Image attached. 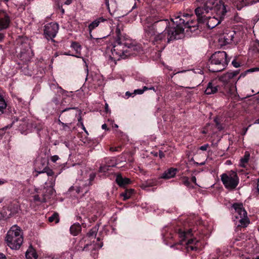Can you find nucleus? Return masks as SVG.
<instances>
[{
    "label": "nucleus",
    "instance_id": "f257e3e1",
    "mask_svg": "<svg viewBox=\"0 0 259 259\" xmlns=\"http://www.w3.org/2000/svg\"><path fill=\"white\" fill-rule=\"evenodd\" d=\"M227 6L220 0H207L195 10L198 21L212 29L220 24L227 13Z\"/></svg>",
    "mask_w": 259,
    "mask_h": 259
},
{
    "label": "nucleus",
    "instance_id": "f03ea898",
    "mask_svg": "<svg viewBox=\"0 0 259 259\" xmlns=\"http://www.w3.org/2000/svg\"><path fill=\"white\" fill-rule=\"evenodd\" d=\"M116 38L111 50V55L109 56L108 63L111 66L116 64V61L125 59L131 55V51L135 50V46L132 45L131 40L121 35L118 28L116 29Z\"/></svg>",
    "mask_w": 259,
    "mask_h": 259
},
{
    "label": "nucleus",
    "instance_id": "7ed1b4c3",
    "mask_svg": "<svg viewBox=\"0 0 259 259\" xmlns=\"http://www.w3.org/2000/svg\"><path fill=\"white\" fill-rule=\"evenodd\" d=\"M191 16L188 14H179V39L182 37H190L192 35L198 33V21L190 20Z\"/></svg>",
    "mask_w": 259,
    "mask_h": 259
},
{
    "label": "nucleus",
    "instance_id": "20e7f679",
    "mask_svg": "<svg viewBox=\"0 0 259 259\" xmlns=\"http://www.w3.org/2000/svg\"><path fill=\"white\" fill-rule=\"evenodd\" d=\"M230 61V58L228 57L226 52H216L209 58L208 69L212 72L222 71L226 68Z\"/></svg>",
    "mask_w": 259,
    "mask_h": 259
},
{
    "label": "nucleus",
    "instance_id": "39448f33",
    "mask_svg": "<svg viewBox=\"0 0 259 259\" xmlns=\"http://www.w3.org/2000/svg\"><path fill=\"white\" fill-rule=\"evenodd\" d=\"M158 31L166 32L167 34V42H170L176 39L178 34V21L175 22L172 19L169 22L167 20H161L154 23Z\"/></svg>",
    "mask_w": 259,
    "mask_h": 259
},
{
    "label": "nucleus",
    "instance_id": "423d86ee",
    "mask_svg": "<svg viewBox=\"0 0 259 259\" xmlns=\"http://www.w3.org/2000/svg\"><path fill=\"white\" fill-rule=\"evenodd\" d=\"M5 241L7 245L11 249H19L23 241V234L21 228L16 225L13 226L7 233Z\"/></svg>",
    "mask_w": 259,
    "mask_h": 259
},
{
    "label": "nucleus",
    "instance_id": "0eeeda50",
    "mask_svg": "<svg viewBox=\"0 0 259 259\" xmlns=\"http://www.w3.org/2000/svg\"><path fill=\"white\" fill-rule=\"evenodd\" d=\"M192 237V229L182 231L179 229V244H184L187 251L198 249L199 242Z\"/></svg>",
    "mask_w": 259,
    "mask_h": 259
},
{
    "label": "nucleus",
    "instance_id": "6e6552de",
    "mask_svg": "<svg viewBox=\"0 0 259 259\" xmlns=\"http://www.w3.org/2000/svg\"><path fill=\"white\" fill-rule=\"evenodd\" d=\"M221 180L225 187L230 190L236 189L239 183V179L237 173L230 170L221 175Z\"/></svg>",
    "mask_w": 259,
    "mask_h": 259
},
{
    "label": "nucleus",
    "instance_id": "1a4fd4ad",
    "mask_svg": "<svg viewBox=\"0 0 259 259\" xmlns=\"http://www.w3.org/2000/svg\"><path fill=\"white\" fill-rule=\"evenodd\" d=\"M232 207L238 215L236 217V219H239L237 227H246L250 223V221L247 218V212L243 207V204L242 203H234L232 204Z\"/></svg>",
    "mask_w": 259,
    "mask_h": 259
},
{
    "label": "nucleus",
    "instance_id": "9d476101",
    "mask_svg": "<svg viewBox=\"0 0 259 259\" xmlns=\"http://www.w3.org/2000/svg\"><path fill=\"white\" fill-rule=\"evenodd\" d=\"M59 29V26L57 23L51 22L46 24L44 27V33L45 37L48 39H51L55 41L54 38L55 37Z\"/></svg>",
    "mask_w": 259,
    "mask_h": 259
},
{
    "label": "nucleus",
    "instance_id": "9b49d317",
    "mask_svg": "<svg viewBox=\"0 0 259 259\" xmlns=\"http://www.w3.org/2000/svg\"><path fill=\"white\" fill-rule=\"evenodd\" d=\"M239 73L238 70H236L232 72H228L226 74H224L219 77V79L220 81L222 82L224 85H227L229 84H233V82H235L234 84H236L237 81L242 76H244L245 74L243 75L241 74L239 77L238 78L237 80H235L234 78Z\"/></svg>",
    "mask_w": 259,
    "mask_h": 259
},
{
    "label": "nucleus",
    "instance_id": "f8f14e48",
    "mask_svg": "<svg viewBox=\"0 0 259 259\" xmlns=\"http://www.w3.org/2000/svg\"><path fill=\"white\" fill-rule=\"evenodd\" d=\"M236 31L232 29H228L225 30L223 34L220 36L219 41L222 45H226L231 44L234 41Z\"/></svg>",
    "mask_w": 259,
    "mask_h": 259
},
{
    "label": "nucleus",
    "instance_id": "ddd939ff",
    "mask_svg": "<svg viewBox=\"0 0 259 259\" xmlns=\"http://www.w3.org/2000/svg\"><path fill=\"white\" fill-rule=\"evenodd\" d=\"M224 90L226 93V96L233 100H236L239 95L237 92L236 84H229L224 86Z\"/></svg>",
    "mask_w": 259,
    "mask_h": 259
},
{
    "label": "nucleus",
    "instance_id": "4468645a",
    "mask_svg": "<svg viewBox=\"0 0 259 259\" xmlns=\"http://www.w3.org/2000/svg\"><path fill=\"white\" fill-rule=\"evenodd\" d=\"M144 30L146 33V35L147 37H151L152 36H155L156 35V33H159L158 30L155 27V24H149L148 23L144 24Z\"/></svg>",
    "mask_w": 259,
    "mask_h": 259
},
{
    "label": "nucleus",
    "instance_id": "2eb2a0df",
    "mask_svg": "<svg viewBox=\"0 0 259 259\" xmlns=\"http://www.w3.org/2000/svg\"><path fill=\"white\" fill-rule=\"evenodd\" d=\"M158 34L155 35L154 37L153 41L157 43L162 42L164 47L166 45L167 42V34L166 32H159Z\"/></svg>",
    "mask_w": 259,
    "mask_h": 259
},
{
    "label": "nucleus",
    "instance_id": "dca6fc26",
    "mask_svg": "<svg viewBox=\"0 0 259 259\" xmlns=\"http://www.w3.org/2000/svg\"><path fill=\"white\" fill-rule=\"evenodd\" d=\"M178 170L176 168L171 167L165 170L159 177L160 179H169L174 177Z\"/></svg>",
    "mask_w": 259,
    "mask_h": 259
},
{
    "label": "nucleus",
    "instance_id": "f3484780",
    "mask_svg": "<svg viewBox=\"0 0 259 259\" xmlns=\"http://www.w3.org/2000/svg\"><path fill=\"white\" fill-rule=\"evenodd\" d=\"M10 21V18L7 14H5L4 17L0 18V31L8 28Z\"/></svg>",
    "mask_w": 259,
    "mask_h": 259
},
{
    "label": "nucleus",
    "instance_id": "a211bd4d",
    "mask_svg": "<svg viewBox=\"0 0 259 259\" xmlns=\"http://www.w3.org/2000/svg\"><path fill=\"white\" fill-rule=\"evenodd\" d=\"M218 85L214 84L212 82H209L205 90V94L206 95L213 94L218 92Z\"/></svg>",
    "mask_w": 259,
    "mask_h": 259
},
{
    "label": "nucleus",
    "instance_id": "6ab92c4d",
    "mask_svg": "<svg viewBox=\"0 0 259 259\" xmlns=\"http://www.w3.org/2000/svg\"><path fill=\"white\" fill-rule=\"evenodd\" d=\"M57 93L59 95H62L63 96V98L61 103L62 105H65V103H68L70 100L69 95H67L68 92L63 90L61 88H59Z\"/></svg>",
    "mask_w": 259,
    "mask_h": 259
},
{
    "label": "nucleus",
    "instance_id": "aec40b11",
    "mask_svg": "<svg viewBox=\"0 0 259 259\" xmlns=\"http://www.w3.org/2000/svg\"><path fill=\"white\" fill-rule=\"evenodd\" d=\"M116 182L120 187H124L130 184L131 181L128 178H123L121 175H118L116 178Z\"/></svg>",
    "mask_w": 259,
    "mask_h": 259
},
{
    "label": "nucleus",
    "instance_id": "412c9836",
    "mask_svg": "<svg viewBox=\"0 0 259 259\" xmlns=\"http://www.w3.org/2000/svg\"><path fill=\"white\" fill-rule=\"evenodd\" d=\"M105 21H106V19H104L103 17H100L92 22L89 26L90 32H91L94 29L98 27L100 23L103 22Z\"/></svg>",
    "mask_w": 259,
    "mask_h": 259
},
{
    "label": "nucleus",
    "instance_id": "4be33fe9",
    "mask_svg": "<svg viewBox=\"0 0 259 259\" xmlns=\"http://www.w3.org/2000/svg\"><path fill=\"white\" fill-rule=\"evenodd\" d=\"M81 227L79 224H74L70 227V231L74 236L77 235L80 231Z\"/></svg>",
    "mask_w": 259,
    "mask_h": 259
},
{
    "label": "nucleus",
    "instance_id": "5701e85b",
    "mask_svg": "<svg viewBox=\"0 0 259 259\" xmlns=\"http://www.w3.org/2000/svg\"><path fill=\"white\" fill-rule=\"evenodd\" d=\"M71 47L75 51L77 54L76 55H73L72 56L79 58V55H80L81 46L78 42H73L71 44Z\"/></svg>",
    "mask_w": 259,
    "mask_h": 259
},
{
    "label": "nucleus",
    "instance_id": "b1692460",
    "mask_svg": "<svg viewBox=\"0 0 259 259\" xmlns=\"http://www.w3.org/2000/svg\"><path fill=\"white\" fill-rule=\"evenodd\" d=\"M134 191L133 189H126L123 193L120 194V196L123 197V200H126L131 197Z\"/></svg>",
    "mask_w": 259,
    "mask_h": 259
},
{
    "label": "nucleus",
    "instance_id": "393cba45",
    "mask_svg": "<svg viewBox=\"0 0 259 259\" xmlns=\"http://www.w3.org/2000/svg\"><path fill=\"white\" fill-rule=\"evenodd\" d=\"M25 256L27 259H36L37 257L36 252L32 250H27Z\"/></svg>",
    "mask_w": 259,
    "mask_h": 259
},
{
    "label": "nucleus",
    "instance_id": "a878e982",
    "mask_svg": "<svg viewBox=\"0 0 259 259\" xmlns=\"http://www.w3.org/2000/svg\"><path fill=\"white\" fill-rule=\"evenodd\" d=\"M83 241L81 240L79 242V245L76 247V248H75L76 250H77L78 251H85V250H87V248L89 246L92 245V244L87 243L84 245V247H82L81 246H82V245H83Z\"/></svg>",
    "mask_w": 259,
    "mask_h": 259
},
{
    "label": "nucleus",
    "instance_id": "bb28decb",
    "mask_svg": "<svg viewBox=\"0 0 259 259\" xmlns=\"http://www.w3.org/2000/svg\"><path fill=\"white\" fill-rule=\"evenodd\" d=\"M149 90H153L155 91L154 88L153 87L148 88L146 86H144L142 89L135 90L133 94H134L135 95H136V94L141 95V94H143L145 91Z\"/></svg>",
    "mask_w": 259,
    "mask_h": 259
},
{
    "label": "nucleus",
    "instance_id": "cd10ccee",
    "mask_svg": "<svg viewBox=\"0 0 259 259\" xmlns=\"http://www.w3.org/2000/svg\"><path fill=\"white\" fill-rule=\"evenodd\" d=\"M98 228L95 226L92 228L87 234V236L89 238H95L97 235Z\"/></svg>",
    "mask_w": 259,
    "mask_h": 259
},
{
    "label": "nucleus",
    "instance_id": "c85d7f7f",
    "mask_svg": "<svg viewBox=\"0 0 259 259\" xmlns=\"http://www.w3.org/2000/svg\"><path fill=\"white\" fill-rule=\"evenodd\" d=\"M7 107V103L3 96L0 95V111L3 112Z\"/></svg>",
    "mask_w": 259,
    "mask_h": 259
},
{
    "label": "nucleus",
    "instance_id": "c756f323",
    "mask_svg": "<svg viewBox=\"0 0 259 259\" xmlns=\"http://www.w3.org/2000/svg\"><path fill=\"white\" fill-rule=\"evenodd\" d=\"M48 220L50 222H55L56 224L58 223L59 221V215L57 213H54Z\"/></svg>",
    "mask_w": 259,
    "mask_h": 259
},
{
    "label": "nucleus",
    "instance_id": "7c9ffc66",
    "mask_svg": "<svg viewBox=\"0 0 259 259\" xmlns=\"http://www.w3.org/2000/svg\"><path fill=\"white\" fill-rule=\"evenodd\" d=\"M22 121L23 123L22 124H21L20 128L22 127L23 130L25 131L29 130L30 125L28 122V120L26 119H23Z\"/></svg>",
    "mask_w": 259,
    "mask_h": 259
},
{
    "label": "nucleus",
    "instance_id": "2f4dec72",
    "mask_svg": "<svg viewBox=\"0 0 259 259\" xmlns=\"http://www.w3.org/2000/svg\"><path fill=\"white\" fill-rule=\"evenodd\" d=\"M182 183L185 185L186 187L188 188L192 187L191 182H190L188 178L187 177H182L181 178Z\"/></svg>",
    "mask_w": 259,
    "mask_h": 259
},
{
    "label": "nucleus",
    "instance_id": "473e14b6",
    "mask_svg": "<svg viewBox=\"0 0 259 259\" xmlns=\"http://www.w3.org/2000/svg\"><path fill=\"white\" fill-rule=\"evenodd\" d=\"M73 0H58L57 5L61 7L64 5H69L72 3Z\"/></svg>",
    "mask_w": 259,
    "mask_h": 259
},
{
    "label": "nucleus",
    "instance_id": "72a5a7b5",
    "mask_svg": "<svg viewBox=\"0 0 259 259\" xmlns=\"http://www.w3.org/2000/svg\"><path fill=\"white\" fill-rule=\"evenodd\" d=\"M250 155L248 153L246 152L244 155L243 158L241 159V164L243 165L247 163L249 158Z\"/></svg>",
    "mask_w": 259,
    "mask_h": 259
},
{
    "label": "nucleus",
    "instance_id": "f704fd0d",
    "mask_svg": "<svg viewBox=\"0 0 259 259\" xmlns=\"http://www.w3.org/2000/svg\"><path fill=\"white\" fill-rule=\"evenodd\" d=\"M152 186L153 185L151 182H145L141 184V187L142 189L146 190L147 188L152 187Z\"/></svg>",
    "mask_w": 259,
    "mask_h": 259
},
{
    "label": "nucleus",
    "instance_id": "c9c22d12",
    "mask_svg": "<svg viewBox=\"0 0 259 259\" xmlns=\"http://www.w3.org/2000/svg\"><path fill=\"white\" fill-rule=\"evenodd\" d=\"M214 121L215 122V124H216V126H217V128L219 130V131H221L222 129H223V126L222 125L220 124V123L219 122V120H218V119L217 118H214Z\"/></svg>",
    "mask_w": 259,
    "mask_h": 259
},
{
    "label": "nucleus",
    "instance_id": "e433bc0d",
    "mask_svg": "<svg viewBox=\"0 0 259 259\" xmlns=\"http://www.w3.org/2000/svg\"><path fill=\"white\" fill-rule=\"evenodd\" d=\"M95 177H96V174L95 173H92L90 174V178L89 179V182L88 184V185H92L91 182L95 179Z\"/></svg>",
    "mask_w": 259,
    "mask_h": 259
},
{
    "label": "nucleus",
    "instance_id": "4c0bfd02",
    "mask_svg": "<svg viewBox=\"0 0 259 259\" xmlns=\"http://www.w3.org/2000/svg\"><path fill=\"white\" fill-rule=\"evenodd\" d=\"M259 71V67H255V68H250L249 69L245 71V73H248V72H253L254 71Z\"/></svg>",
    "mask_w": 259,
    "mask_h": 259
},
{
    "label": "nucleus",
    "instance_id": "58836bf2",
    "mask_svg": "<svg viewBox=\"0 0 259 259\" xmlns=\"http://www.w3.org/2000/svg\"><path fill=\"white\" fill-rule=\"evenodd\" d=\"M209 146L208 144H206L200 147L199 149L202 151H206Z\"/></svg>",
    "mask_w": 259,
    "mask_h": 259
},
{
    "label": "nucleus",
    "instance_id": "ea45409f",
    "mask_svg": "<svg viewBox=\"0 0 259 259\" xmlns=\"http://www.w3.org/2000/svg\"><path fill=\"white\" fill-rule=\"evenodd\" d=\"M103 246V243H96L95 245H94V249H97L101 248Z\"/></svg>",
    "mask_w": 259,
    "mask_h": 259
},
{
    "label": "nucleus",
    "instance_id": "a19ab883",
    "mask_svg": "<svg viewBox=\"0 0 259 259\" xmlns=\"http://www.w3.org/2000/svg\"><path fill=\"white\" fill-rule=\"evenodd\" d=\"M232 64L235 68H238L240 66V63L236 61V60H233L232 62Z\"/></svg>",
    "mask_w": 259,
    "mask_h": 259
},
{
    "label": "nucleus",
    "instance_id": "79ce46f5",
    "mask_svg": "<svg viewBox=\"0 0 259 259\" xmlns=\"http://www.w3.org/2000/svg\"><path fill=\"white\" fill-rule=\"evenodd\" d=\"M109 165H108V166H106V165L101 166L100 167V171H105L106 170H108V167H109Z\"/></svg>",
    "mask_w": 259,
    "mask_h": 259
},
{
    "label": "nucleus",
    "instance_id": "37998d69",
    "mask_svg": "<svg viewBox=\"0 0 259 259\" xmlns=\"http://www.w3.org/2000/svg\"><path fill=\"white\" fill-rule=\"evenodd\" d=\"M165 152L162 151V150L159 151V156L160 158H162L165 157Z\"/></svg>",
    "mask_w": 259,
    "mask_h": 259
},
{
    "label": "nucleus",
    "instance_id": "c03bdc74",
    "mask_svg": "<svg viewBox=\"0 0 259 259\" xmlns=\"http://www.w3.org/2000/svg\"><path fill=\"white\" fill-rule=\"evenodd\" d=\"M52 101L56 104V105H57L59 104V99L57 97H54L53 100H52Z\"/></svg>",
    "mask_w": 259,
    "mask_h": 259
},
{
    "label": "nucleus",
    "instance_id": "a18cd8bd",
    "mask_svg": "<svg viewBox=\"0 0 259 259\" xmlns=\"http://www.w3.org/2000/svg\"><path fill=\"white\" fill-rule=\"evenodd\" d=\"M59 159V157L57 155H54L52 156L51 159L53 162H56Z\"/></svg>",
    "mask_w": 259,
    "mask_h": 259
},
{
    "label": "nucleus",
    "instance_id": "49530a36",
    "mask_svg": "<svg viewBox=\"0 0 259 259\" xmlns=\"http://www.w3.org/2000/svg\"><path fill=\"white\" fill-rule=\"evenodd\" d=\"M14 122V121H13V122H12V124H10V125H7V126H5V127H4L2 128V130H3V131H5V130H7V129H8V128H11V127H12V124H13V123Z\"/></svg>",
    "mask_w": 259,
    "mask_h": 259
},
{
    "label": "nucleus",
    "instance_id": "de8ad7c7",
    "mask_svg": "<svg viewBox=\"0 0 259 259\" xmlns=\"http://www.w3.org/2000/svg\"><path fill=\"white\" fill-rule=\"evenodd\" d=\"M63 6H61V7L60 6V5H58V8L61 10V13L62 14H64V13H65V10L63 8Z\"/></svg>",
    "mask_w": 259,
    "mask_h": 259
},
{
    "label": "nucleus",
    "instance_id": "09e8293b",
    "mask_svg": "<svg viewBox=\"0 0 259 259\" xmlns=\"http://www.w3.org/2000/svg\"><path fill=\"white\" fill-rule=\"evenodd\" d=\"M119 148V147H111L110 148V150L111 151H118V148Z\"/></svg>",
    "mask_w": 259,
    "mask_h": 259
},
{
    "label": "nucleus",
    "instance_id": "8fccbe9b",
    "mask_svg": "<svg viewBox=\"0 0 259 259\" xmlns=\"http://www.w3.org/2000/svg\"><path fill=\"white\" fill-rule=\"evenodd\" d=\"M59 124H61L63 127L65 128L66 127H68V125L66 123H64L62 122H61L60 120H59Z\"/></svg>",
    "mask_w": 259,
    "mask_h": 259
},
{
    "label": "nucleus",
    "instance_id": "3c124183",
    "mask_svg": "<svg viewBox=\"0 0 259 259\" xmlns=\"http://www.w3.org/2000/svg\"><path fill=\"white\" fill-rule=\"evenodd\" d=\"M13 98L14 99L17 100L19 102H21L22 101V99L18 97L14 96Z\"/></svg>",
    "mask_w": 259,
    "mask_h": 259
},
{
    "label": "nucleus",
    "instance_id": "603ef678",
    "mask_svg": "<svg viewBox=\"0 0 259 259\" xmlns=\"http://www.w3.org/2000/svg\"><path fill=\"white\" fill-rule=\"evenodd\" d=\"M4 37H5L4 34H3L2 33H0V41H2L4 40Z\"/></svg>",
    "mask_w": 259,
    "mask_h": 259
},
{
    "label": "nucleus",
    "instance_id": "864d4df0",
    "mask_svg": "<svg viewBox=\"0 0 259 259\" xmlns=\"http://www.w3.org/2000/svg\"><path fill=\"white\" fill-rule=\"evenodd\" d=\"M248 129V127L243 128V132H242V135H245L246 134Z\"/></svg>",
    "mask_w": 259,
    "mask_h": 259
},
{
    "label": "nucleus",
    "instance_id": "5fc2aeb1",
    "mask_svg": "<svg viewBox=\"0 0 259 259\" xmlns=\"http://www.w3.org/2000/svg\"><path fill=\"white\" fill-rule=\"evenodd\" d=\"M54 172L51 169H50L47 171V175L49 176H52Z\"/></svg>",
    "mask_w": 259,
    "mask_h": 259
},
{
    "label": "nucleus",
    "instance_id": "6e6d98bb",
    "mask_svg": "<svg viewBox=\"0 0 259 259\" xmlns=\"http://www.w3.org/2000/svg\"><path fill=\"white\" fill-rule=\"evenodd\" d=\"M247 2L246 4L247 5H251L254 3V2L252 0H246Z\"/></svg>",
    "mask_w": 259,
    "mask_h": 259
},
{
    "label": "nucleus",
    "instance_id": "4d7b16f0",
    "mask_svg": "<svg viewBox=\"0 0 259 259\" xmlns=\"http://www.w3.org/2000/svg\"><path fill=\"white\" fill-rule=\"evenodd\" d=\"M0 259H6V256L2 253H0Z\"/></svg>",
    "mask_w": 259,
    "mask_h": 259
},
{
    "label": "nucleus",
    "instance_id": "13d9d810",
    "mask_svg": "<svg viewBox=\"0 0 259 259\" xmlns=\"http://www.w3.org/2000/svg\"><path fill=\"white\" fill-rule=\"evenodd\" d=\"M105 4H106V6L107 7L108 9L109 10V11H110L109 0H105Z\"/></svg>",
    "mask_w": 259,
    "mask_h": 259
},
{
    "label": "nucleus",
    "instance_id": "bf43d9fd",
    "mask_svg": "<svg viewBox=\"0 0 259 259\" xmlns=\"http://www.w3.org/2000/svg\"><path fill=\"white\" fill-rule=\"evenodd\" d=\"M191 181L194 183V184H196V178L195 177H192L191 178Z\"/></svg>",
    "mask_w": 259,
    "mask_h": 259
},
{
    "label": "nucleus",
    "instance_id": "052dcab7",
    "mask_svg": "<svg viewBox=\"0 0 259 259\" xmlns=\"http://www.w3.org/2000/svg\"><path fill=\"white\" fill-rule=\"evenodd\" d=\"M75 109V108H72V107L67 108H65V109L63 110L62 112H64L68 111L70 109Z\"/></svg>",
    "mask_w": 259,
    "mask_h": 259
},
{
    "label": "nucleus",
    "instance_id": "680f3d73",
    "mask_svg": "<svg viewBox=\"0 0 259 259\" xmlns=\"http://www.w3.org/2000/svg\"><path fill=\"white\" fill-rule=\"evenodd\" d=\"M102 38H96V42L98 43V42H101V41L102 40Z\"/></svg>",
    "mask_w": 259,
    "mask_h": 259
},
{
    "label": "nucleus",
    "instance_id": "e2e57ef3",
    "mask_svg": "<svg viewBox=\"0 0 259 259\" xmlns=\"http://www.w3.org/2000/svg\"><path fill=\"white\" fill-rule=\"evenodd\" d=\"M105 111L106 112L109 111L108 105L107 103L105 104Z\"/></svg>",
    "mask_w": 259,
    "mask_h": 259
},
{
    "label": "nucleus",
    "instance_id": "0e129e2a",
    "mask_svg": "<svg viewBox=\"0 0 259 259\" xmlns=\"http://www.w3.org/2000/svg\"><path fill=\"white\" fill-rule=\"evenodd\" d=\"M81 128L84 131H85V126H84L83 125V123L82 122H81Z\"/></svg>",
    "mask_w": 259,
    "mask_h": 259
},
{
    "label": "nucleus",
    "instance_id": "69168bd1",
    "mask_svg": "<svg viewBox=\"0 0 259 259\" xmlns=\"http://www.w3.org/2000/svg\"><path fill=\"white\" fill-rule=\"evenodd\" d=\"M102 128L104 130H106L107 129V125L106 124H103L102 125Z\"/></svg>",
    "mask_w": 259,
    "mask_h": 259
},
{
    "label": "nucleus",
    "instance_id": "338daca9",
    "mask_svg": "<svg viewBox=\"0 0 259 259\" xmlns=\"http://www.w3.org/2000/svg\"><path fill=\"white\" fill-rule=\"evenodd\" d=\"M133 93H130L129 92H127L126 93V95L128 96H131L132 95H133Z\"/></svg>",
    "mask_w": 259,
    "mask_h": 259
},
{
    "label": "nucleus",
    "instance_id": "774afa93",
    "mask_svg": "<svg viewBox=\"0 0 259 259\" xmlns=\"http://www.w3.org/2000/svg\"><path fill=\"white\" fill-rule=\"evenodd\" d=\"M254 124H259V118L256 119L254 122Z\"/></svg>",
    "mask_w": 259,
    "mask_h": 259
}]
</instances>
